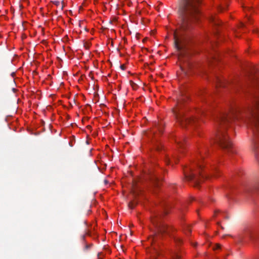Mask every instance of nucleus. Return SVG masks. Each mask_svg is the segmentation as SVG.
Returning <instances> with one entry per match:
<instances>
[{"instance_id":"obj_1","label":"nucleus","mask_w":259,"mask_h":259,"mask_svg":"<svg viewBox=\"0 0 259 259\" xmlns=\"http://www.w3.org/2000/svg\"><path fill=\"white\" fill-rule=\"evenodd\" d=\"M200 3V0H181L180 2L179 12L181 23L179 28L174 32V37L180 61H183V58L189 55L190 33L199 19Z\"/></svg>"},{"instance_id":"obj_2","label":"nucleus","mask_w":259,"mask_h":259,"mask_svg":"<svg viewBox=\"0 0 259 259\" xmlns=\"http://www.w3.org/2000/svg\"><path fill=\"white\" fill-rule=\"evenodd\" d=\"M239 110L232 109L229 113H220L217 117V133L214 142L217 143L222 148L229 152H233L232 145L225 131L228 125L237 117Z\"/></svg>"},{"instance_id":"obj_3","label":"nucleus","mask_w":259,"mask_h":259,"mask_svg":"<svg viewBox=\"0 0 259 259\" xmlns=\"http://www.w3.org/2000/svg\"><path fill=\"white\" fill-rule=\"evenodd\" d=\"M181 100H180L174 113L181 126L183 128H188L189 126H196L199 123L198 117L186 114L181 109Z\"/></svg>"},{"instance_id":"obj_4","label":"nucleus","mask_w":259,"mask_h":259,"mask_svg":"<svg viewBox=\"0 0 259 259\" xmlns=\"http://www.w3.org/2000/svg\"><path fill=\"white\" fill-rule=\"evenodd\" d=\"M250 117L249 122L253 133V143L255 148L259 147V99L255 102L254 109L250 111Z\"/></svg>"},{"instance_id":"obj_5","label":"nucleus","mask_w":259,"mask_h":259,"mask_svg":"<svg viewBox=\"0 0 259 259\" xmlns=\"http://www.w3.org/2000/svg\"><path fill=\"white\" fill-rule=\"evenodd\" d=\"M203 158V156L200 154V158H197V161L196 162L197 168H190L188 171H185V176L186 179L192 182L193 186H197L200 182L201 179H203V176L201 172L202 169V166L200 164L199 161Z\"/></svg>"},{"instance_id":"obj_6","label":"nucleus","mask_w":259,"mask_h":259,"mask_svg":"<svg viewBox=\"0 0 259 259\" xmlns=\"http://www.w3.org/2000/svg\"><path fill=\"white\" fill-rule=\"evenodd\" d=\"M251 228L250 227H246L235 237V239L238 243L245 242L251 238Z\"/></svg>"},{"instance_id":"obj_7","label":"nucleus","mask_w":259,"mask_h":259,"mask_svg":"<svg viewBox=\"0 0 259 259\" xmlns=\"http://www.w3.org/2000/svg\"><path fill=\"white\" fill-rule=\"evenodd\" d=\"M152 222L156 227L158 233L163 234L165 233H168V227L166 224L163 223H160L159 225L155 220H152Z\"/></svg>"},{"instance_id":"obj_8","label":"nucleus","mask_w":259,"mask_h":259,"mask_svg":"<svg viewBox=\"0 0 259 259\" xmlns=\"http://www.w3.org/2000/svg\"><path fill=\"white\" fill-rule=\"evenodd\" d=\"M259 189L258 185L255 186H247L245 189V192L246 193L251 194L257 191Z\"/></svg>"},{"instance_id":"obj_9","label":"nucleus","mask_w":259,"mask_h":259,"mask_svg":"<svg viewBox=\"0 0 259 259\" xmlns=\"http://www.w3.org/2000/svg\"><path fill=\"white\" fill-rule=\"evenodd\" d=\"M159 235L157 234H154V235H151L148 238V241L150 242V243L152 245H153L157 241Z\"/></svg>"},{"instance_id":"obj_10","label":"nucleus","mask_w":259,"mask_h":259,"mask_svg":"<svg viewBox=\"0 0 259 259\" xmlns=\"http://www.w3.org/2000/svg\"><path fill=\"white\" fill-rule=\"evenodd\" d=\"M163 207V212L161 214H159L158 215V217L160 218L161 217V215H164H164L165 214H167L168 213V209L170 208V206H169V204H164ZM157 217H158V216Z\"/></svg>"},{"instance_id":"obj_11","label":"nucleus","mask_w":259,"mask_h":259,"mask_svg":"<svg viewBox=\"0 0 259 259\" xmlns=\"http://www.w3.org/2000/svg\"><path fill=\"white\" fill-rule=\"evenodd\" d=\"M209 21L214 25H219L220 24L219 20L214 16H211Z\"/></svg>"},{"instance_id":"obj_12","label":"nucleus","mask_w":259,"mask_h":259,"mask_svg":"<svg viewBox=\"0 0 259 259\" xmlns=\"http://www.w3.org/2000/svg\"><path fill=\"white\" fill-rule=\"evenodd\" d=\"M185 139L184 138L179 139V141H177L178 145L180 147H183L184 144Z\"/></svg>"},{"instance_id":"obj_13","label":"nucleus","mask_w":259,"mask_h":259,"mask_svg":"<svg viewBox=\"0 0 259 259\" xmlns=\"http://www.w3.org/2000/svg\"><path fill=\"white\" fill-rule=\"evenodd\" d=\"M53 3L56 6L60 7L61 10H63V5L62 4H61L59 1H54L53 2Z\"/></svg>"},{"instance_id":"obj_14","label":"nucleus","mask_w":259,"mask_h":259,"mask_svg":"<svg viewBox=\"0 0 259 259\" xmlns=\"http://www.w3.org/2000/svg\"><path fill=\"white\" fill-rule=\"evenodd\" d=\"M137 202L135 201H131L128 203V207L131 209H133L137 204Z\"/></svg>"},{"instance_id":"obj_15","label":"nucleus","mask_w":259,"mask_h":259,"mask_svg":"<svg viewBox=\"0 0 259 259\" xmlns=\"http://www.w3.org/2000/svg\"><path fill=\"white\" fill-rule=\"evenodd\" d=\"M155 126L157 128V129L159 131V132H160V133L162 132V127H161V125H159L158 123H155Z\"/></svg>"},{"instance_id":"obj_16","label":"nucleus","mask_w":259,"mask_h":259,"mask_svg":"<svg viewBox=\"0 0 259 259\" xmlns=\"http://www.w3.org/2000/svg\"><path fill=\"white\" fill-rule=\"evenodd\" d=\"M173 259H178L180 258V256L177 253H174L172 255Z\"/></svg>"},{"instance_id":"obj_17","label":"nucleus","mask_w":259,"mask_h":259,"mask_svg":"<svg viewBox=\"0 0 259 259\" xmlns=\"http://www.w3.org/2000/svg\"><path fill=\"white\" fill-rule=\"evenodd\" d=\"M92 246V244H86L84 247V249H89Z\"/></svg>"},{"instance_id":"obj_18","label":"nucleus","mask_w":259,"mask_h":259,"mask_svg":"<svg viewBox=\"0 0 259 259\" xmlns=\"http://www.w3.org/2000/svg\"><path fill=\"white\" fill-rule=\"evenodd\" d=\"M221 248V246L220 244H216L213 247V249L214 250H215V249H219Z\"/></svg>"},{"instance_id":"obj_19","label":"nucleus","mask_w":259,"mask_h":259,"mask_svg":"<svg viewBox=\"0 0 259 259\" xmlns=\"http://www.w3.org/2000/svg\"><path fill=\"white\" fill-rule=\"evenodd\" d=\"M199 114H200L201 115H204L205 114L204 110H202L200 111Z\"/></svg>"},{"instance_id":"obj_20","label":"nucleus","mask_w":259,"mask_h":259,"mask_svg":"<svg viewBox=\"0 0 259 259\" xmlns=\"http://www.w3.org/2000/svg\"><path fill=\"white\" fill-rule=\"evenodd\" d=\"M175 241L176 242H181L182 241L181 239L180 238H175Z\"/></svg>"},{"instance_id":"obj_21","label":"nucleus","mask_w":259,"mask_h":259,"mask_svg":"<svg viewBox=\"0 0 259 259\" xmlns=\"http://www.w3.org/2000/svg\"><path fill=\"white\" fill-rule=\"evenodd\" d=\"M130 82H131V84L133 86V88H134V87L135 85V86L136 85V83H135L133 81H130Z\"/></svg>"},{"instance_id":"obj_22","label":"nucleus","mask_w":259,"mask_h":259,"mask_svg":"<svg viewBox=\"0 0 259 259\" xmlns=\"http://www.w3.org/2000/svg\"><path fill=\"white\" fill-rule=\"evenodd\" d=\"M217 224L218 226H220V227L222 229H224V227L223 226H222L221 225H220V222H218L217 223Z\"/></svg>"},{"instance_id":"obj_23","label":"nucleus","mask_w":259,"mask_h":259,"mask_svg":"<svg viewBox=\"0 0 259 259\" xmlns=\"http://www.w3.org/2000/svg\"><path fill=\"white\" fill-rule=\"evenodd\" d=\"M169 162H170L169 159V158H167L166 159V163L167 164H169Z\"/></svg>"},{"instance_id":"obj_24","label":"nucleus","mask_w":259,"mask_h":259,"mask_svg":"<svg viewBox=\"0 0 259 259\" xmlns=\"http://www.w3.org/2000/svg\"><path fill=\"white\" fill-rule=\"evenodd\" d=\"M120 67H121V69L123 70L125 69V67L123 65H121Z\"/></svg>"},{"instance_id":"obj_25","label":"nucleus","mask_w":259,"mask_h":259,"mask_svg":"<svg viewBox=\"0 0 259 259\" xmlns=\"http://www.w3.org/2000/svg\"><path fill=\"white\" fill-rule=\"evenodd\" d=\"M220 86H223V87H224V86H225V83H223V82H220Z\"/></svg>"},{"instance_id":"obj_26","label":"nucleus","mask_w":259,"mask_h":259,"mask_svg":"<svg viewBox=\"0 0 259 259\" xmlns=\"http://www.w3.org/2000/svg\"><path fill=\"white\" fill-rule=\"evenodd\" d=\"M225 9V7H220V11H223V10H224Z\"/></svg>"},{"instance_id":"obj_27","label":"nucleus","mask_w":259,"mask_h":259,"mask_svg":"<svg viewBox=\"0 0 259 259\" xmlns=\"http://www.w3.org/2000/svg\"><path fill=\"white\" fill-rule=\"evenodd\" d=\"M101 254V253H98V257L99 259H101L100 257V254Z\"/></svg>"},{"instance_id":"obj_28","label":"nucleus","mask_w":259,"mask_h":259,"mask_svg":"<svg viewBox=\"0 0 259 259\" xmlns=\"http://www.w3.org/2000/svg\"><path fill=\"white\" fill-rule=\"evenodd\" d=\"M240 26H241V27H243L245 26V25L243 23H241Z\"/></svg>"},{"instance_id":"obj_29","label":"nucleus","mask_w":259,"mask_h":259,"mask_svg":"<svg viewBox=\"0 0 259 259\" xmlns=\"http://www.w3.org/2000/svg\"><path fill=\"white\" fill-rule=\"evenodd\" d=\"M219 210L218 211H214V214H216L218 212H219Z\"/></svg>"},{"instance_id":"obj_30","label":"nucleus","mask_w":259,"mask_h":259,"mask_svg":"<svg viewBox=\"0 0 259 259\" xmlns=\"http://www.w3.org/2000/svg\"><path fill=\"white\" fill-rule=\"evenodd\" d=\"M187 230H188V232L190 233L191 232V230L189 229V228H188Z\"/></svg>"},{"instance_id":"obj_31","label":"nucleus","mask_w":259,"mask_h":259,"mask_svg":"<svg viewBox=\"0 0 259 259\" xmlns=\"http://www.w3.org/2000/svg\"><path fill=\"white\" fill-rule=\"evenodd\" d=\"M156 181H159V179H158L157 178H156Z\"/></svg>"},{"instance_id":"obj_32","label":"nucleus","mask_w":259,"mask_h":259,"mask_svg":"<svg viewBox=\"0 0 259 259\" xmlns=\"http://www.w3.org/2000/svg\"><path fill=\"white\" fill-rule=\"evenodd\" d=\"M196 245H197V243H195V244H194L193 245H194V246H195Z\"/></svg>"},{"instance_id":"obj_33","label":"nucleus","mask_w":259,"mask_h":259,"mask_svg":"<svg viewBox=\"0 0 259 259\" xmlns=\"http://www.w3.org/2000/svg\"><path fill=\"white\" fill-rule=\"evenodd\" d=\"M82 238H83V239H84V236H82Z\"/></svg>"}]
</instances>
